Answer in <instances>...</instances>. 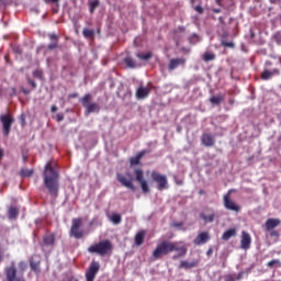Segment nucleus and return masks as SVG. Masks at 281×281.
Wrapping results in <instances>:
<instances>
[{"label": "nucleus", "instance_id": "obj_1", "mask_svg": "<svg viewBox=\"0 0 281 281\" xmlns=\"http://www.w3.org/2000/svg\"><path fill=\"white\" fill-rule=\"evenodd\" d=\"M172 251H178V255H173V259H178L179 257H184L188 254V247L183 241H168L165 240L156 246L154 252V259H159L164 255H169Z\"/></svg>", "mask_w": 281, "mask_h": 281}, {"label": "nucleus", "instance_id": "obj_2", "mask_svg": "<svg viewBox=\"0 0 281 281\" xmlns=\"http://www.w3.org/2000/svg\"><path fill=\"white\" fill-rule=\"evenodd\" d=\"M43 176L44 184L47 188L49 194L56 198L59 192V175L50 162L46 165Z\"/></svg>", "mask_w": 281, "mask_h": 281}, {"label": "nucleus", "instance_id": "obj_3", "mask_svg": "<svg viewBox=\"0 0 281 281\" xmlns=\"http://www.w3.org/2000/svg\"><path fill=\"white\" fill-rule=\"evenodd\" d=\"M29 265L25 260H22L18 263V268L15 262L12 261L10 266L4 269V274L7 281H26L24 273L27 270Z\"/></svg>", "mask_w": 281, "mask_h": 281}, {"label": "nucleus", "instance_id": "obj_4", "mask_svg": "<svg viewBox=\"0 0 281 281\" xmlns=\"http://www.w3.org/2000/svg\"><path fill=\"white\" fill-rule=\"evenodd\" d=\"M113 250V245L110 240H103L88 248L91 254H99L100 256H105Z\"/></svg>", "mask_w": 281, "mask_h": 281}, {"label": "nucleus", "instance_id": "obj_5", "mask_svg": "<svg viewBox=\"0 0 281 281\" xmlns=\"http://www.w3.org/2000/svg\"><path fill=\"white\" fill-rule=\"evenodd\" d=\"M83 220L81 217L74 218L70 228V236L76 239H81L85 236V231L81 228Z\"/></svg>", "mask_w": 281, "mask_h": 281}, {"label": "nucleus", "instance_id": "obj_6", "mask_svg": "<svg viewBox=\"0 0 281 281\" xmlns=\"http://www.w3.org/2000/svg\"><path fill=\"white\" fill-rule=\"evenodd\" d=\"M92 97L90 93L86 94L82 99H80L81 104L86 108V114L99 113L101 108L97 103H90Z\"/></svg>", "mask_w": 281, "mask_h": 281}, {"label": "nucleus", "instance_id": "obj_7", "mask_svg": "<svg viewBox=\"0 0 281 281\" xmlns=\"http://www.w3.org/2000/svg\"><path fill=\"white\" fill-rule=\"evenodd\" d=\"M151 181L156 182L158 191H164L169 188L168 178L158 171H151Z\"/></svg>", "mask_w": 281, "mask_h": 281}, {"label": "nucleus", "instance_id": "obj_8", "mask_svg": "<svg viewBox=\"0 0 281 281\" xmlns=\"http://www.w3.org/2000/svg\"><path fill=\"white\" fill-rule=\"evenodd\" d=\"M116 178L119 180V183L132 191H136V188L133 183V177L131 172H125V175L117 173Z\"/></svg>", "mask_w": 281, "mask_h": 281}, {"label": "nucleus", "instance_id": "obj_9", "mask_svg": "<svg viewBox=\"0 0 281 281\" xmlns=\"http://www.w3.org/2000/svg\"><path fill=\"white\" fill-rule=\"evenodd\" d=\"M272 66L271 61H266L265 63V69L260 75V78L262 80H269L271 79L273 76H279L280 75V69H270V67Z\"/></svg>", "mask_w": 281, "mask_h": 281}, {"label": "nucleus", "instance_id": "obj_10", "mask_svg": "<svg viewBox=\"0 0 281 281\" xmlns=\"http://www.w3.org/2000/svg\"><path fill=\"white\" fill-rule=\"evenodd\" d=\"M134 176H136V181L140 183V189L143 190V193H149L150 189H149L148 182L145 180L143 169L140 168L134 169Z\"/></svg>", "mask_w": 281, "mask_h": 281}, {"label": "nucleus", "instance_id": "obj_11", "mask_svg": "<svg viewBox=\"0 0 281 281\" xmlns=\"http://www.w3.org/2000/svg\"><path fill=\"white\" fill-rule=\"evenodd\" d=\"M0 121L2 123V133H3V135L9 136V134L11 132L12 124L14 122V119L9 114H4V115L0 116Z\"/></svg>", "mask_w": 281, "mask_h": 281}, {"label": "nucleus", "instance_id": "obj_12", "mask_svg": "<svg viewBox=\"0 0 281 281\" xmlns=\"http://www.w3.org/2000/svg\"><path fill=\"white\" fill-rule=\"evenodd\" d=\"M100 268H101L100 262L93 260V261L90 263V266H89V268H88V270H87V272H86V279H87V281H94L97 274H98L99 271H100Z\"/></svg>", "mask_w": 281, "mask_h": 281}, {"label": "nucleus", "instance_id": "obj_13", "mask_svg": "<svg viewBox=\"0 0 281 281\" xmlns=\"http://www.w3.org/2000/svg\"><path fill=\"white\" fill-rule=\"evenodd\" d=\"M223 205L228 211H234L236 213H239L241 207L237 205L235 202L231 199V192H228L226 195L223 196Z\"/></svg>", "mask_w": 281, "mask_h": 281}, {"label": "nucleus", "instance_id": "obj_14", "mask_svg": "<svg viewBox=\"0 0 281 281\" xmlns=\"http://www.w3.org/2000/svg\"><path fill=\"white\" fill-rule=\"evenodd\" d=\"M251 243H252L251 235L246 231H243L240 236V248L244 250H247L251 247Z\"/></svg>", "mask_w": 281, "mask_h": 281}, {"label": "nucleus", "instance_id": "obj_15", "mask_svg": "<svg viewBox=\"0 0 281 281\" xmlns=\"http://www.w3.org/2000/svg\"><path fill=\"white\" fill-rule=\"evenodd\" d=\"M41 263H42V260H41V257L37 256V255H34L31 257L30 259V267H31V270L34 271L37 276L41 273L42 269H41Z\"/></svg>", "mask_w": 281, "mask_h": 281}, {"label": "nucleus", "instance_id": "obj_16", "mask_svg": "<svg viewBox=\"0 0 281 281\" xmlns=\"http://www.w3.org/2000/svg\"><path fill=\"white\" fill-rule=\"evenodd\" d=\"M200 142L204 147L215 146V137L210 133H203L200 137Z\"/></svg>", "mask_w": 281, "mask_h": 281}, {"label": "nucleus", "instance_id": "obj_17", "mask_svg": "<svg viewBox=\"0 0 281 281\" xmlns=\"http://www.w3.org/2000/svg\"><path fill=\"white\" fill-rule=\"evenodd\" d=\"M211 239L210 233L209 232H201L200 234L196 235V237L193 239V244L195 246H200L203 244H206Z\"/></svg>", "mask_w": 281, "mask_h": 281}, {"label": "nucleus", "instance_id": "obj_18", "mask_svg": "<svg viewBox=\"0 0 281 281\" xmlns=\"http://www.w3.org/2000/svg\"><path fill=\"white\" fill-rule=\"evenodd\" d=\"M186 64H187L186 58H173V59L169 60L168 69H169V71H172V70H176L179 66L184 67Z\"/></svg>", "mask_w": 281, "mask_h": 281}, {"label": "nucleus", "instance_id": "obj_19", "mask_svg": "<svg viewBox=\"0 0 281 281\" xmlns=\"http://www.w3.org/2000/svg\"><path fill=\"white\" fill-rule=\"evenodd\" d=\"M280 225H281V220L280 218H268L265 222V228H266L267 232H271Z\"/></svg>", "mask_w": 281, "mask_h": 281}, {"label": "nucleus", "instance_id": "obj_20", "mask_svg": "<svg viewBox=\"0 0 281 281\" xmlns=\"http://www.w3.org/2000/svg\"><path fill=\"white\" fill-rule=\"evenodd\" d=\"M150 91L151 90L149 88L138 87V89H136V99L144 100L148 98Z\"/></svg>", "mask_w": 281, "mask_h": 281}, {"label": "nucleus", "instance_id": "obj_21", "mask_svg": "<svg viewBox=\"0 0 281 281\" xmlns=\"http://www.w3.org/2000/svg\"><path fill=\"white\" fill-rule=\"evenodd\" d=\"M200 263V260H192L191 262L187 261V260H182L180 261V269H192L198 267Z\"/></svg>", "mask_w": 281, "mask_h": 281}, {"label": "nucleus", "instance_id": "obj_22", "mask_svg": "<svg viewBox=\"0 0 281 281\" xmlns=\"http://www.w3.org/2000/svg\"><path fill=\"white\" fill-rule=\"evenodd\" d=\"M147 153H148L147 150H143V151L136 154V156H134V157H132V158L130 159V165H132V166H137V165H139L142 158H143Z\"/></svg>", "mask_w": 281, "mask_h": 281}, {"label": "nucleus", "instance_id": "obj_23", "mask_svg": "<svg viewBox=\"0 0 281 281\" xmlns=\"http://www.w3.org/2000/svg\"><path fill=\"white\" fill-rule=\"evenodd\" d=\"M145 237H146L145 231H140L136 233V236L134 237V244H136V246H142L145 241Z\"/></svg>", "mask_w": 281, "mask_h": 281}, {"label": "nucleus", "instance_id": "obj_24", "mask_svg": "<svg viewBox=\"0 0 281 281\" xmlns=\"http://www.w3.org/2000/svg\"><path fill=\"white\" fill-rule=\"evenodd\" d=\"M43 243L47 247H54V245H55V235L54 234H46L43 238Z\"/></svg>", "mask_w": 281, "mask_h": 281}, {"label": "nucleus", "instance_id": "obj_25", "mask_svg": "<svg viewBox=\"0 0 281 281\" xmlns=\"http://www.w3.org/2000/svg\"><path fill=\"white\" fill-rule=\"evenodd\" d=\"M48 37L53 41V43L49 44V45L47 46V48H48L49 50L56 49V48L58 47L59 37H58L56 34H49Z\"/></svg>", "mask_w": 281, "mask_h": 281}, {"label": "nucleus", "instance_id": "obj_26", "mask_svg": "<svg viewBox=\"0 0 281 281\" xmlns=\"http://www.w3.org/2000/svg\"><path fill=\"white\" fill-rule=\"evenodd\" d=\"M199 217L203 220L205 224L214 222L216 214L212 213L210 215H205L204 213H200Z\"/></svg>", "mask_w": 281, "mask_h": 281}, {"label": "nucleus", "instance_id": "obj_27", "mask_svg": "<svg viewBox=\"0 0 281 281\" xmlns=\"http://www.w3.org/2000/svg\"><path fill=\"white\" fill-rule=\"evenodd\" d=\"M210 103L212 105H220L223 101H224V98L223 95L218 94V95H212L210 99H209Z\"/></svg>", "mask_w": 281, "mask_h": 281}, {"label": "nucleus", "instance_id": "obj_28", "mask_svg": "<svg viewBox=\"0 0 281 281\" xmlns=\"http://www.w3.org/2000/svg\"><path fill=\"white\" fill-rule=\"evenodd\" d=\"M234 236H236V229L231 228V229H228V231L223 233L222 239L223 240H228V239H231Z\"/></svg>", "mask_w": 281, "mask_h": 281}, {"label": "nucleus", "instance_id": "obj_29", "mask_svg": "<svg viewBox=\"0 0 281 281\" xmlns=\"http://www.w3.org/2000/svg\"><path fill=\"white\" fill-rule=\"evenodd\" d=\"M19 215V209L15 206H11L8 212V217L10 220H15Z\"/></svg>", "mask_w": 281, "mask_h": 281}, {"label": "nucleus", "instance_id": "obj_30", "mask_svg": "<svg viewBox=\"0 0 281 281\" xmlns=\"http://www.w3.org/2000/svg\"><path fill=\"white\" fill-rule=\"evenodd\" d=\"M215 3L222 8H229L233 5V0H215Z\"/></svg>", "mask_w": 281, "mask_h": 281}, {"label": "nucleus", "instance_id": "obj_31", "mask_svg": "<svg viewBox=\"0 0 281 281\" xmlns=\"http://www.w3.org/2000/svg\"><path fill=\"white\" fill-rule=\"evenodd\" d=\"M215 59H216V55L213 53H209V52H205L202 57V60L205 63H210Z\"/></svg>", "mask_w": 281, "mask_h": 281}, {"label": "nucleus", "instance_id": "obj_32", "mask_svg": "<svg viewBox=\"0 0 281 281\" xmlns=\"http://www.w3.org/2000/svg\"><path fill=\"white\" fill-rule=\"evenodd\" d=\"M110 221H111L113 224L119 225V224L122 223V215L114 213V214L110 217Z\"/></svg>", "mask_w": 281, "mask_h": 281}, {"label": "nucleus", "instance_id": "obj_33", "mask_svg": "<svg viewBox=\"0 0 281 281\" xmlns=\"http://www.w3.org/2000/svg\"><path fill=\"white\" fill-rule=\"evenodd\" d=\"M33 173H34V170H32V169H22V170L20 171V176H21L22 178H30V177L33 176Z\"/></svg>", "mask_w": 281, "mask_h": 281}, {"label": "nucleus", "instance_id": "obj_34", "mask_svg": "<svg viewBox=\"0 0 281 281\" xmlns=\"http://www.w3.org/2000/svg\"><path fill=\"white\" fill-rule=\"evenodd\" d=\"M89 7L90 13L93 14L95 9L100 7V0H93L92 2H90Z\"/></svg>", "mask_w": 281, "mask_h": 281}, {"label": "nucleus", "instance_id": "obj_35", "mask_svg": "<svg viewBox=\"0 0 281 281\" xmlns=\"http://www.w3.org/2000/svg\"><path fill=\"white\" fill-rule=\"evenodd\" d=\"M153 53H147L145 55H142V54H136V57H138V59L140 60H149L153 58Z\"/></svg>", "mask_w": 281, "mask_h": 281}, {"label": "nucleus", "instance_id": "obj_36", "mask_svg": "<svg viewBox=\"0 0 281 281\" xmlns=\"http://www.w3.org/2000/svg\"><path fill=\"white\" fill-rule=\"evenodd\" d=\"M123 61L130 68H135L136 67V63L134 61V59L132 57H126L125 60H123Z\"/></svg>", "mask_w": 281, "mask_h": 281}, {"label": "nucleus", "instance_id": "obj_37", "mask_svg": "<svg viewBox=\"0 0 281 281\" xmlns=\"http://www.w3.org/2000/svg\"><path fill=\"white\" fill-rule=\"evenodd\" d=\"M82 33L86 38H92L95 34L93 30L88 29H85Z\"/></svg>", "mask_w": 281, "mask_h": 281}, {"label": "nucleus", "instance_id": "obj_38", "mask_svg": "<svg viewBox=\"0 0 281 281\" xmlns=\"http://www.w3.org/2000/svg\"><path fill=\"white\" fill-rule=\"evenodd\" d=\"M199 42H200V37L196 34H192L191 37H189V43H191V45H195Z\"/></svg>", "mask_w": 281, "mask_h": 281}, {"label": "nucleus", "instance_id": "obj_39", "mask_svg": "<svg viewBox=\"0 0 281 281\" xmlns=\"http://www.w3.org/2000/svg\"><path fill=\"white\" fill-rule=\"evenodd\" d=\"M276 265H279L281 267V261L279 259H273L267 262L268 268H273Z\"/></svg>", "mask_w": 281, "mask_h": 281}, {"label": "nucleus", "instance_id": "obj_40", "mask_svg": "<svg viewBox=\"0 0 281 281\" xmlns=\"http://www.w3.org/2000/svg\"><path fill=\"white\" fill-rule=\"evenodd\" d=\"M34 78L42 80L43 79V71L37 69L33 72Z\"/></svg>", "mask_w": 281, "mask_h": 281}, {"label": "nucleus", "instance_id": "obj_41", "mask_svg": "<svg viewBox=\"0 0 281 281\" xmlns=\"http://www.w3.org/2000/svg\"><path fill=\"white\" fill-rule=\"evenodd\" d=\"M193 9L199 14H203L204 13V9H203V7H201V4H196V7H194Z\"/></svg>", "mask_w": 281, "mask_h": 281}, {"label": "nucleus", "instance_id": "obj_42", "mask_svg": "<svg viewBox=\"0 0 281 281\" xmlns=\"http://www.w3.org/2000/svg\"><path fill=\"white\" fill-rule=\"evenodd\" d=\"M27 82H29V85L33 88V89H36L37 88V85H36V82L34 81V80H32V79H27Z\"/></svg>", "mask_w": 281, "mask_h": 281}, {"label": "nucleus", "instance_id": "obj_43", "mask_svg": "<svg viewBox=\"0 0 281 281\" xmlns=\"http://www.w3.org/2000/svg\"><path fill=\"white\" fill-rule=\"evenodd\" d=\"M222 45L225 46V47H229V48H234L235 47L234 43H228V42H223Z\"/></svg>", "mask_w": 281, "mask_h": 281}, {"label": "nucleus", "instance_id": "obj_44", "mask_svg": "<svg viewBox=\"0 0 281 281\" xmlns=\"http://www.w3.org/2000/svg\"><path fill=\"white\" fill-rule=\"evenodd\" d=\"M244 272L241 271V272H238V274H237V277H236V280L237 281H240L243 278H244Z\"/></svg>", "mask_w": 281, "mask_h": 281}, {"label": "nucleus", "instance_id": "obj_45", "mask_svg": "<svg viewBox=\"0 0 281 281\" xmlns=\"http://www.w3.org/2000/svg\"><path fill=\"white\" fill-rule=\"evenodd\" d=\"M64 119H65V116H64L63 113L57 114V121H58V122L64 121Z\"/></svg>", "mask_w": 281, "mask_h": 281}, {"label": "nucleus", "instance_id": "obj_46", "mask_svg": "<svg viewBox=\"0 0 281 281\" xmlns=\"http://www.w3.org/2000/svg\"><path fill=\"white\" fill-rule=\"evenodd\" d=\"M225 281H236V280L233 276L229 274L225 277Z\"/></svg>", "mask_w": 281, "mask_h": 281}, {"label": "nucleus", "instance_id": "obj_47", "mask_svg": "<svg viewBox=\"0 0 281 281\" xmlns=\"http://www.w3.org/2000/svg\"><path fill=\"white\" fill-rule=\"evenodd\" d=\"M218 22L221 25H225V19L223 16L218 18Z\"/></svg>", "mask_w": 281, "mask_h": 281}, {"label": "nucleus", "instance_id": "obj_48", "mask_svg": "<svg viewBox=\"0 0 281 281\" xmlns=\"http://www.w3.org/2000/svg\"><path fill=\"white\" fill-rule=\"evenodd\" d=\"M4 157V150L3 148L0 147V161L3 159Z\"/></svg>", "mask_w": 281, "mask_h": 281}, {"label": "nucleus", "instance_id": "obj_49", "mask_svg": "<svg viewBox=\"0 0 281 281\" xmlns=\"http://www.w3.org/2000/svg\"><path fill=\"white\" fill-rule=\"evenodd\" d=\"M270 236H272V237L279 236V233L276 232V231H273V229H271V231H270Z\"/></svg>", "mask_w": 281, "mask_h": 281}, {"label": "nucleus", "instance_id": "obj_50", "mask_svg": "<svg viewBox=\"0 0 281 281\" xmlns=\"http://www.w3.org/2000/svg\"><path fill=\"white\" fill-rule=\"evenodd\" d=\"M21 91H22L24 94H30V93H31V91L27 90V89H25V88H21Z\"/></svg>", "mask_w": 281, "mask_h": 281}, {"label": "nucleus", "instance_id": "obj_51", "mask_svg": "<svg viewBox=\"0 0 281 281\" xmlns=\"http://www.w3.org/2000/svg\"><path fill=\"white\" fill-rule=\"evenodd\" d=\"M269 2H270L271 4H278V3L281 2V0H269Z\"/></svg>", "mask_w": 281, "mask_h": 281}, {"label": "nucleus", "instance_id": "obj_52", "mask_svg": "<svg viewBox=\"0 0 281 281\" xmlns=\"http://www.w3.org/2000/svg\"><path fill=\"white\" fill-rule=\"evenodd\" d=\"M212 12L218 14L222 12V9H212Z\"/></svg>", "mask_w": 281, "mask_h": 281}, {"label": "nucleus", "instance_id": "obj_53", "mask_svg": "<svg viewBox=\"0 0 281 281\" xmlns=\"http://www.w3.org/2000/svg\"><path fill=\"white\" fill-rule=\"evenodd\" d=\"M57 110H58V108H57L56 105H53V106H52V112H53V113L57 112Z\"/></svg>", "mask_w": 281, "mask_h": 281}, {"label": "nucleus", "instance_id": "obj_54", "mask_svg": "<svg viewBox=\"0 0 281 281\" xmlns=\"http://www.w3.org/2000/svg\"><path fill=\"white\" fill-rule=\"evenodd\" d=\"M206 192L204 190H199V195H204Z\"/></svg>", "mask_w": 281, "mask_h": 281}, {"label": "nucleus", "instance_id": "obj_55", "mask_svg": "<svg viewBox=\"0 0 281 281\" xmlns=\"http://www.w3.org/2000/svg\"><path fill=\"white\" fill-rule=\"evenodd\" d=\"M77 97H78L77 93H74V94H70V95H69L70 99H75V98H77Z\"/></svg>", "mask_w": 281, "mask_h": 281}, {"label": "nucleus", "instance_id": "obj_56", "mask_svg": "<svg viewBox=\"0 0 281 281\" xmlns=\"http://www.w3.org/2000/svg\"><path fill=\"white\" fill-rule=\"evenodd\" d=\"M2 261H3V255H2L1 249H0V265H1Z\"/></svg>", "mask_w": 281, "mask_h": 281}, {"label": "nucleus", "instance_id": "obj_57", "mask_svg": "<svg viewBox=\"0 0 281 281\" xmlns=\"http://www.w3.org/2000/svg\"><path fill=\"white\" fill-rule=\"evenodd\" d=\"M212 252H213V250H212V249H209V250L206 251V255L210 256Z\"/></svg>", "mask_w": 281, "mask_h": 281}, {"label": "nucleus", "instance_id": "obj_58", "mask_svg": "<svg viewBox=\"0 0 281 281\" xmlns=\"http://www.w3.org/2000/svg\"><path fill=\"white\" fill-rule=\"evenodd\" d=\"M255 36H256V35H255L254 33H250V37H251V38H255Z\"/></svg>", "mask_w": 281, "mask_h": 281}, {"label": "nucleus", "instance_id": "obj_59", "mask_svg": "<svg viewBox=\"0 0 281 281\" xmlns=\"http://www.w3.org/2000/svg\"><path fill=\"white\" fill-rule=\"evenodd\" d=\"M69 281H79L78 279H70Z\"/></svg>", "mask_w": 281, "mask_h": 281}]
</instances>
